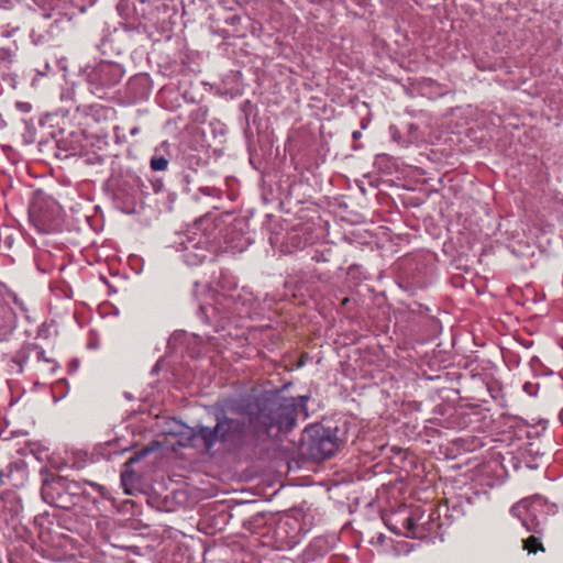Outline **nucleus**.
Here are the masks:
<instances>
[{"instance_id":"nucleus-1","label":"nucleus","mask_w":563,"mask_h":563,"mask_svg":"<svg viewBox=\"0 0 563 563\" xmlns=\"http://www.w3.org/2000/svg\"><path fill=\"white\" fill-rule=\"evenodd\" d=\"M245 404L234 407L239 413H251L250 428L255 439L266 442L279 433H288L297 426L299 418L309 416L307 402L310 396L285 397L279 393L265 391L245 395Z\"/></svg>"},{"instance_id":"nucleus-2","label":"nucleus","mask_w":563,"mask_h":563,"mask_svg":"<svg viewBox=\"0 0 563 563\" xmlns=\"http://www.w3.org/2000/svg\"><path fill=\"white\" fill-rule=\"evenodd\" d=\"M245 395L222 400L216 412V426H197L195 428L194 435L202 441L207 451H210L217 443H221L229 450H241L246 445H255L261 442L251 431V413L233 411L234 407L245 404Z\"/></svg>"},{"instance_id":"nucleus-3","label":"nucleus","mask_w":563,"mask_h":563,"mask_svg":"<svg viewBox=\"0 0 563 563\" xmlns=\"http://www.w3.org/2000/svg\"><path fill=\"white\" fill-rule=\"evenodd\" d=\"M221 233L218 221L205 216L196 220L185 234L179 235L173 247L181 253V258L188 266H197L220 245Z\"/></svg>"},{"instance_id":"nucleus-4","label":"nucleus","mask_w":563,"mask_h":563,"mask_svg":"<svg viewBox=\"0 0 563 563\" xmlns=\"http://www.w3.org/2000/svg\"><path fill=\"white\" fill-rule=\"evenodd\" d=\"M86 486H89L99 495H103L104 487L100 484L89 481L77 482L62 476L43 477L41 494L45 503L68 510L81 500L95 501Z\"/></svg>"},{"instance_id":"nucleus-5","label":"nucleus","mask_w":563,"mask_h":563,"mask_svg":"<svg viewBox=\"0 0 563 563\" xmlns=\"http://www.w3.org/2000/svg\"><path fill=\"white\" fill-rule=\"evenodd\" d=\"M240 299L241 296H221L216 305H200L197 314L203 323L219 331L220 328H224L227 321L247 313L244 302Z\"/></svg>"},{"instance_id":"nucleus-6","label":"nucleus","mask_w":563,"mask_h":563,"mask_svg":"<svg viewBox=\"0 0 563 563\" xmlns=\"http://www.w3.org/2000/svg\"><path fill=\"white\" fill-rule=\"evenodd\" d=\"M303 443L308 454L317 461L331 457L339 449L340 439L338 429L321 424H311L305 428Z\"/></svg>"},{"instance_id":"nucleus-7","label":"nucleus","mask_w":563,"mask_h":563,"mask_svg":"<svg viewBox=\"0 0 563 563\" xmlns=\"http://www.w3.org/2000/svg\"><path fill=\"white\" fill-rule=\"evenodd\" d=\"M86 81L91 93L103 98L106 91L117 86L124 75L122 66L114 62L101 60L85 69Z\"/></svg>"},{"instance_id":"nucleus-8","label":"nucleus","mask_w":563,"mask_h":563,"mask_svg":"<svg viewBox=\"0 0 563 563\" xmlns=\"http://www.w3.org/2000/svg\"><path fill=\"white\" fill-rule=\"evenodd\" d=\"M145 189V181L136 173L126 170L121 174L113 190L117 207L125 213L134 212L136 200L146 194Z\"/></svg>"},{"instance_id":"nucleus-9","label":"nucleus","mask_w":563,"mask_h":563,"mask_svg":"<svg viewBox=\"0 0 563 563\" xmlns=\"http://www.w3.org/2000/svg\"><path fill=\"white\" fill-rule=\"evenodd\" d=\"M30 217L45 233L60 225L62 207L52 197L38 192L30 207Z\"/></svg>"},{"instance_id":"nucleus-10","label":"nucleus","mask_w":563,"mask_h":563,"mask_svg":"<svg viewBox=\"0 0 563 563\" xmlns=\"http://www.w3.org/2000/svg\"><path fill=\"white\" fill-rule=\"evenodd\" d=\"M545 503L541 498L523 499L511 507V514L517 517L527 531L541 536L544 531L547 515L543 514Z\"/></svg>"},{"instance_id":"nucleus-11","label":"nucleus","mask_w":563,"mask_h":563,"mask_svg":"<svg viewBox=\"0 0 563 563\" xmlns=\"http://www.w3.org/2000/svg\"><path fill=\"white\" fill-rule=\"evenodd\" d=\"M128 95L137 102L148 98L152 91V80L147 74H137L128 81Z\"/></svg>"},{"instance_id":"nucleus-12","label":"nucleus","mask_w":563,"mask_h":563,"mask_svg":"<svg viewBox=\"0 0 563 563\" xmlns=\"http://www.w3.org/2000/svg\"><path fill=\"white\" fill-rule=\"evenodd\" d=\"M439 518V515L435 510H432L428 519L423 522H419L422 517L419 519H415L413 517H408L404 521V526L407 529L408 533L407 536L412 538H423V531L433 532L437 527H439L438 523H435V519Z\"/></svg>"},{"instance_id":"nucleus-13","label":"nucleus","mask_w":563,"mask_h":563,"mask_svg":"<svg viewBox=\"0 0 563 563\" xmlns=\"http://www.w3.org/2000/svg\"><path fill=\"white\" fill-rule=\"evenodd\" d=\"M82 142L79 133L71 132L56 141V157L68 158L82 151Z\"/></svg>"},{"instance_id":"nucleus-14","label":"nucleus","mask_w":563,"mask_h":563,"mask_svg":"<svg viewBox=\"0 0 563 563\" xmlns=\"http://www.w3.org/2000/svg\"><path fill=\"white\" fill-rule=\"evenodd\" d=\"M26 467L22 462L10 463L5 470H0V486L9 484L13 487L23 485Z\"/></svg>"},{"instance_id":"nucleus-15","label":"nucleus","mask_w":563,"mask_h":563,"mask_svg":"<svg viewBox=\"0 0 563 563\" xmlns=\"http://www.w3.org/2000/svg\"><path fill=\"white\" fill-rule=\"evenodd\" d=\"M157 0H139L134 5L135 13L141 15L145 21H154L156 18L155 10L158 5L155 3Z\"/></svg>"},{"instance_id":"nucleus-16","label":"nucleus","mask_w":563,"mask_h":563,"mask_svg":"<svg viewBox=\"0 0 563 563\" xmlns=\"http://www.w3.org/2000/svg\"><path fill=\"white\" fill-rule=\"evenodd\" d=\"M34 350H36V344L25 343L14 354L13 362L20 366V372L23 371L24 365L34 355Z\"/></svg>"},{"instance_id":"nucleus-17","label":"nucleus","mask_w":563,"mask_h":563,"mask_svg":"<svg viewBox=\"0 0 563 563\" xmlns=\"http://www.w3.org/2000/svg\"><path fill=\"white\" fill-rule=\"evenodd\" d=\"M153 451L152 448H145V449H142L137 452H135L125 463H124V466H125V471L122 472L121 474V479L123 483H125L126 478L128 477H131L134 475V472L132 470H130V467L132 465H134L135 463H139L142 459H144L146 455H148L151 452Z\"/></svg>"},{"instance_id":"nucleus-18","label":"nucleus","mask_w":563,"mask_h":563,"mask_svg":"<svg viewBox=\"0 0 563 563\" xmlns=\"http://www.w3.org/2000/svg\"><path fill=\"white\" fill-rule=\"evenodd\" d=\"M168 163V158L156 150L151 157L150 166L154 172H163L167 169Z\"/></svg>"},{"instance_id":"nucleus-19","label":"nucleus","mask_w":563,"mask_h":563,"mask_svg":"<svg viewBox=\"0 0 563 563\" xmlns=\"http://www.w3.org/2000/svg\"><path fill=\"white\" fill-rule=\"evenodd\" d=\"M523 549L529 554H536L538 551L544 552L540 537L536 536V533L523 540Z\"/></svg>"},{"instance_id":"nucleus-20","label":"nucleus","mask_w":563,"mask_h":563,"mask_svg":"<svg viewBox=\"0 0 563 563\" xmlns=\"http://www.w3.org/2000/svg\"><path fill=\"white\" fill-rule=\"evenodd\" d=\"M34 356L37 362H45V363L49 364L51 366H49L48 371L51 373H54L56 371L57 365H56L55 361L53 358L46 357L45 351L37 344H36V350H34Z\"/></svg>"},{"instance_id":"nucleus-21","label":"nucleus","mask_w":563,"mask_h":563,"mask_svg":"<svg viewBox=\"0 0 563 563\" xmlns=\"http://www.w3.org/2000/svg\"><path fill=\"white\" fill-rule=\"evenodd\" d=\"M14 51L10 47H0V62H12Z\"/></svg>"},{"instance_id":"nucleus-22","label":"nucleus","mask_w":563,"mask_h":563,"mask_svg":"<svg viewBox=\"0 0 563 563\" xmlns=\"http://www.w3.org/2000/svg\"><path fill=\"white\" fill-rule=\"evenodd\" d=\"M199 191L205 196L219 197V190L214 187H200Z\"/></svg>"},{"instance_id":"nucleus-23","label":"nucleus","mask_w":563,"mask_h":563,"mask_svg":"<svg viewBox=\"0 0 563 563\" xmlns=\"http://www.w3.org/2000/svg\"><path fill=\"white\" fill-rule=\"evenodd\" d=\"M15 107H16L21 112H24V113L30 112V111H31V109H32L31 103H29V102H22V101L16 102Z\"/></svg>"},{"instance_id":"nucleus-24","label":"nucleus","mask_w":563,"mask_h":563,"mask_svg":"<svg viewBox=\"0 0 563 563\" xmlns=\"http://www.w3.org/2000/svg\"><path fill=\"white\" fill-rule=\"evenodd\" d=\"M152 186H153L155 192H159L163 188V181L162 180L153 181Z\"/></svg>"},{"instance_id":"nucleus-25","label":"nucleus","mask_w":563,"mask_h":563,"mask_svg":"<svg viewBox=\"0 0 563 563\" xmlns=\"http://www.w3.org/2000/svg\"><path fill=\"white\" fill-rule=\"evenodd\" d=\"M312 260L316 261V262H325L327 258L323 256L322 253H319L317 252L313 256H312Z\"/></svg>"},{"instance_id":"nucleus-26","label":"nucleus","mask_w":563,"mask_h":563,"mask_svg":"<svg viewBox=\"0 0 563 563\" xmlns=\"http://www.w3.org/2000/svg\"><path fill=\"white\" fill-rule=\"evenodd\" d=\"M241 21V18L239 15H232L230 18H228L227 22L230 23V24H235V23H239Z\"/></svg>"},{"instance_id":"nucleus-27","label":"nucleus","mask_w":563,"mask_h":563,"mask_svg":"<svg viewBox=\"0 0 563 563\" xmlns=\"http://www.w3.org/2000/svg\"><path fill=\"white\" fill-rule=\"evenodd\" d=\"M361 136H362V132H361V131H358V130H356V131H354V132L352 133V139H353L354 141H356V140L361 139Z\"/></svg>"},{"instance_id":"nucleus-28","label":"nucleus","mask_w":563,"mask_h":563,"mask_svg":"<svg viewBox=\"0 0 563 563\" xmlns=\"http://www.w3.org/2000/svg\"><path fill=\"white\" fill-rule=\"evenodd\" d=\"M367 124H368V121H367V120H362V122H361V128H362V129H366Z\"/></svg>"},{"instance_id":"nucleus-29","label":"nucleus","mask_w":563,"mask_h":563,"mask_svg":"<svg viewBox=\"0 0 563 563\" xmlns=\"http://www.w3.org/2000/svg\"><path fill=\"white\" fill-rule=\"evenodd\" d=\"M136 133H139V129L137 128H134L131 130V134L132 135H135Z\"/></svg>"},{"instance_id":"nucleus-30","label":"nucleus","mask_w":563,"mask_h":563,"mask_svg":"<svg viewBox=\"0 0 563 563\" xmlns=\"http://www.w3.org/2000/svg\"><path fill=\"white\" fill-rule=\"evenodd\" d=\"M124 396H125V398H128V399H130V400H131V399H133L132 395H131V394H129V393H124Z\"/></svg>"},{"instance_id":"nucleus-31","label":"nucleus","mask_w":563,"mask_h":563,"mask_svg":"<svg viewBox=\"0 0 563 563\" xmlns=\"http://www.w3.org/2000/svg\"><path fill=\"white\" fill-rule=\"evenodd\" d=\"M322 541H323V540H321V539H320V540H314V542H313V544H312V545H313V547H317V545H318L320 542H322Z\"/></svg>"},{"instance_id":"nucleus-32","label":"nucleus","mask_w":563,"mask_h":563,"mask_svg":"<svg viewBox=\"0 0 563 563\" xmlns=\"http://www.w3.org/2000/svg\"><path fill=\"white\" fill-rule=\"evenodd\" d=\"M184 180H185L187 184H189V175H188V174L184 176Z\"/></svg>"},{"instance_id":"nucleus-33","label":"nucleus","mask_w":563,"mask_h":563,"mask_svg":"<svg viewBox=\"0 0 563 563\" xmlns=\"http://www.w3.org/2000/svg\"><path fill=\"white\" fill-rule=\"evenodd\" d=\"M126 450H128V449H122L121 451H115L114 453H115V454H121V453L125 452Z\"/></svg>"},{"instance_id":"nucleus-34","label":"nucleus","mask_w":563,"mask_h":563,"mask_svg":"<svg viewBox=\"0 0 563 563\" xmlns=\"http://www.w3.org/2000/svg\"><path fill=\"white\" fill-rule=\"evenodd\" d=\"M113 445H114V443H112V442H108V443H107V446H109V448H111V446H113Z\"/></svg>"},{"instance_id":"nucleus-35","label":"nucleus","mask_w":563,"mask_h":563,"mask_svg":"<svg viewBox=\"0 0 563 563\" xmlns=\"http://www.w3.org/2000/svg\"><path fill=\"white\" fill-rule=\"evenodd\" d=\"M111 454H112V452H109V453L107 454V457H108V459H110V457H111Z\"/></svg>"},{"instance_id":"nucleus-36","label":"nucleus","mask_w":563,"mask_h":563,"mask_svg":"<svg viewBox=\"0 0 563 563\" xmlns=\"http://www.w3.org/2000/svg\"><path fill=\"white\" fill-rule=\"evenodd\" d=\"M528 386H529V384H525V386H523L525 390H527Z\"/></svg>"}]
</instances>
